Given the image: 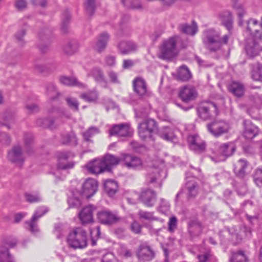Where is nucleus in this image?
Listing matches in <instances>:
<instances>
[{"instance_id": "obj_1", "label": "nucleus", "mask_w": 262, "mask_h": 262, "mask_svg": "<svg viewBox=\"0 0 262 262\" xmlns=\"http://www.w3.org/2000/svg\"><path fill=\"white\" fill-rule=\"evenodd\" d=\"M246 33L250 37L246 39L245 50L247 56L253 58L258 55L262 48L259 47L257 40L261 39V35L259 31L256 29L258 21L255 19L251 18L247 21Z\"/></svg>"}, {"instance_id": "obj_2", "label": "nucleus", "mask_w": 262, "mask_h": 262, "mask_svg": "<svg viewBox=\"0 0 262 262\" xmlns=\"http://www.w3.org/2000/svg\"><path fill=\"white\" fill-rule=\"evenodd\" d=\"M203 41L206 48L211 52H215L222 47L220 33L212 29L203 32Z\"/></svg>"}, {"instance_id": "obj_3", "label": "nucleus", "mask_w": 262, "mask_h": 262, "mask_svg": "<svg viewBox=\"0 0 262 262\" xmlns=\"http://www.w3.org/2000/svg\"><path fill=\"white\" fill-rule=\"evenodd\" d=\"M69 245L74 249H83L87 246L86 232L81 228H76L70 232L67 238Z\"/></svg>"}, {"instance_id": "obj_4", "label": "nucleus", "mask_w": 262, "mask_h": 262, "mask_svg": "<svg viewBox=\"0 0 262 262\" xmlns=\"http://www.w3.org/2000/svg\"><path fill=\"white\" fill-rule=\"evenodd\" d=\"M17 239L12 236H4L1 240V262H15L14 257L9 252V249L15 247Z\"/></svg>"}, {"instance_id": "obj_5", "label": "nucleus", "mask_w": 262, "mask_h": 262, "mask_svg": "<svg viewBox=\"0 0 262 262\" xmlns=\"http://www.w3.org/2000/svg\"><path fill=\"white\" fill-rule=\"evenodd\" d=\"M216 157L210 156L212 161L214 162H219L225 161L226 159L232 156L236 149L235 144L232 142L225 143L216 144Z\"/></svg>"}, {"instance_id": "obj_6", "label": "nucleus", "mask_w": 262, "mask_h": 262, "mask_svg": "<svg viewBox=\"0 0 262 262\" xmlns=\"http://www.w3.org/2000/svg\"><path fill=\"white\" fill-rule=\"evenodd\" d=\"M166 177V171L159 167H151L148 169L146 175V183L155 187L161 188L162 181Z\"/></svg>"}, {"instance_id": "obj_7", "label": "nucleus", "mask_w": 262, "mask_h": 262, "mask_svg": "<svg viewBox=\"0 0 262 262\" xmlns=\"http://www.w3.org/2000/svg\"><path fill=\"white\" fill-rule=\"evenodd\" d=\"M177 55L176 40L175 37H171L163 43L160 49L159 57L164 60H169Z\"/></svg>"}, {"instance_id": "obj_8", "label": "nucleus", "mask_w": 262, "mask_h": 262, "mask_svg": "<svg viewBox=\"0 0 262 262\" xmlns=\"http://www.w3.org/2000/svg\"><path fill=\"white\" fill-rule=\"evenodd\" d=\"M157 123L151 118H146L138 125V134L142 140L152 137V133L157 130Z\"/></svg>"}, {"instance_id": "obj_9", "label": "nucleus", "mask_w": 262, "mask_h": 262, "mask_svg": "<svg viewBox=\"0 0 262 262\" xmlns=\"http://www.w3.org/2000/svg\"><path fill=\"white\" fill-rule=\"evenodd\" d=\"M197 113L200 118L207 120L217 116L218 109L214 103L207 102L202 103L198 107Z\"/></svg>"}, {"instance_id": "obj_10", "label": "nucleus", "mask_w": 262, "mask_h": 262, "mask_svg": "<svg viewBox=\"0 0 262 262\" xmlns=\"http://www.w3.org/2000/svg\"><path fill=\"white\" fill-rule=\"evenodd\" d=\"M74 155L70 151H59L57 153L58 159V170H69L74 168L75 162L74 161L68 162V160L73 158Z\"/></svg>"}, {"instance_id": "obj_11", "label": "nucleus", "mask_w": 262, "mask_h": 262, "mask_svg": "<svg viewBox=\"0 0 262 262\" xmlns=\"http://www.w3.org/2000/svg\"><path fill=\"white\" fill-rule=\"evenodd\" d=\"M208 132L213 136L217 137L226 133L229 129V124L222 120L214 121L207 125Z\"/></svg>"}, {"instance_id": "obj_12", "label": "nucleus", "mask_w": 262, "mask_h": 262, "mask_svg": "<svg viewBox=\"0 0 262 262\" xmlns=\"http://www.w3.org/2000/svg\"><path fill=\"white\" fill-rule=\"evenodd\" d=\"M187 141L190 149L196 154H201L206 150L205 142L197 134L188 137Z\"/></svg>"}, {"instance_id": "obj_13", "label": "nucleus", "mask_w": 262, "mask_h": 262, "mask_svg": "<svg viewBox=\"0 0 262 262\" xmlns=\"http://www.w3.org/2000/svg\"><path fill=\"white\" fill-rule=\"evenodd\" d=\"M97 217L101 224L109 226L117 223L120 219L116 213L108 210L99 211L97 214Z\"/></svg>"}, {"instance_id": "obj_14", "label": "nucleus", "mask_w": 262, "mask_h": 262, "mask_svg": "<svg viewBox=\"0 0 262 262\" xmlns=\"http://www.w3.org/2000/svg\"><path fill=\"white\" fill-rule=\"evenodd\" d=\"M133 132V129L128 123H121L116 124L110 129L111 136H117L118 137L130 136Z\"/></svg>"}, {"instance_id": "obj_15", "label": "nucleus", "mask_w": 262, "mask_h": 262, "mask_svg": "<svg viewBox=\"0 0 262 262\" xmlns=\"http://www.w3.org/2000/svg\"><path fill=\"white\" fill-rule=\"evenodd\" d=\"M48 209L45 207L41 206L38 207L35 211L32 219L30 221H26L25 224L29 226V230L32 232H36L38 231L37 225L36 224L38 219L42 216L48 211Z\"/></svg>"}, {"instance_id": "obj_16", "label": "nucleus", "mask_w": 262, "mask_h": 262, "mask_svg": "<svg viewBox=\"0 0 262 262\" xmlns=\"http://www.w3.org/2000/svg\"><path fill=\"white\" fill-rule=\"evenodd\" d=\"M122 161L124 165L129 169L135 170L140 169L143 167V163L141 159L128 154L122 156Z\"/></svg>"}, {"instance_id": "obj_17", "label": "nucleus", "mask_w": 262, "mask_h": 262, "mask_svg": "<svg viewBox=\"0 0 262 262\" xmlns=\"http://www.w3.org/2000/svg\"><path fill=\"white\" fill-rule=\"evenodd\" d=\"M97 188V181L94 179H88L83 184L81 195L89 199L96 193Z\"/></svg>"}, {"instance_id": "obj_18", "label": "nucleus", "mask_w": 262, "mask_h": 262, "mask_svg": "<svg viewBox=\"0 0 262 262\" xmlns=\"http://www.w3.org/2000/svg\"><path fill=\"white\" fill-rule=\"evenodd\" d=\"M140 200L147 207H152L157 200L155 191L151 189L143 190L139 195Z\"/></svg>"}, {"instance_id": "obj_19", "label": "nucleus", "mask_w": 262, "mask_h": 262, "mask_svg": "<svg viewBox=\"0 0 262 262\" xmlns=\"http://www.w3.org/2000/svg\"><path fill=\"white\" fill-rule=\"evenodd\" d=\"M110 38V35L107 32L100 33L93 46L94 50L99 53L103 52L106 48Z\"/></svg>"}, {"instance_id": "obj_20", "label": "nucleus", "mask_w": 262, "mask_h": 262, "mask_svg": "<svg viewBox=\"0 0 262 262\" xmlns=\"http://www.w3.org/2000/svg\"><path fill=\"white\" fill-rule=\"evenodd\" d=\"M9 159L13 163H17L21 166L25 161L22 149L20 145H16L9 151L8 154Z\"/></svg>"}, {"instance_id": "obj_21", "label": "nucleus", "mask_w": 262, "mask_h": 262, "mask_svg": "<svg viewBox=\"0 0 262 262\" xmlns=\"http://www.w3.org/2000/svg\"><path fill=\"white\" fill-rule=\"evenodd\" d=\"M88 76L93 77L95 81L103 88H107V81L103 71L100 68L98 67L93 68L88 74Z\"/></svg>"}, {"instance_id": "obj_22", "label": "nucleus", "mask_w": 262, "mask_h": 262, "mask_svg": "<svg viewBox=\"0 0 262 262\" xmlns=\"http://www.w3.org/2000/svg\"><path fill=\"white\" fill-rule=\"evenodd\" d=\"M197 93L195 89L191 86L183 87L179 92V97L184 102H188L193 100L196 97Z\"/></svg>"}, {"instance_id": "obj_23", "label": "nucleus", "mask_w": 262, "mask_h": 262, "mask_svg": "<svg viewBox=\"0 0 262 262\" xmlns=\"http://www.w3.org/2000/svg\"><path fill=\"white\" fill-rule=\"evenodd\" d=\"M244 126V136L247 139H252L259 133L258 128L251 121L246 120L243 122Z\"/></svg>"}, {"instance_id": "obj_24", "label": "nucleus", "mask_w": 262, "mask_h": 262, "mask_svg": "<svg viewBox=\"0 0 262 262\" xmlns=\"http://www.w3.org/2000/svg\"><path fill=\"white\" fill-rule=\"evenodd\" d=\"M95 208L92 205L84 207L79 213V217L82 224H89L93 222V213Z\"/></svg>"}, {"instance_id": "obj_25", "label": "nucleus", "mask_w": 262, "mask_h": 262, "mask_svg": "<svg viewBox=\"0 0 262 262\" xmlns=\"http://www.w3.org/2000/svg\"><path fill=\"white\" fill-rule=\"evenodd\" d=\"M88 170L93 174H99L106 170L102 159H95L86 165Z\"/></svg>"}, {"instance_id": "obj_26", "label": "nucleus", "mask_w": 262, "mask_h": 262, "mask_svg": "<svg viewBox=\"0 0 262 262\" xmlns=\"http://www.w3.org/2000/svg\"><path fill=\"white\" fill-rule=\"evenodd\" d=\"M133 88L135 93L140 96H144L147 93V84L145 81L141 77H137L133 81Z\"/></svg>"}, {"instance_id": "obj_27", "label": "nucleus", "mask_w": 262, "mask_h": 262, "mask_svg": "<svg viewBox=\"0 0 262 262\" xmlns=\"http://www.w3.org/2000/svg\"><path fill=\"white\" fill-rule=\"evenodd\" d=\"M202 224L198 220H191L188 224V229L192 237L199 236L203 230Z\"/></svg>"}, {"instance_id": "obj_28", "label": "nucleus", "mask_w": 262, "mask_h": 262, "mask_svg": "<svg viewBox=\"0 0 262 262\" xmlns=\"http://www.w3.org/2000/svg\"><path fill=\"white\" fill-rule=\"evenodd\" d=\"M139 259L150 260L154 256V253L149 246L144 244L140 245L137 253Z\"/></svg>"}, {"instance_id": "obj_29", "label": "nucleus", "mask_w": 262, "mask_h": 262, "mask_svg": "<svg viewBox=\"0 0 262 262\" xmlns=\"http://www.w3.org/2000/svg\"><path fill=\"white\" fill-rule=\"evenodd\" d=\"M102 161L106 170H110L113 166H116L121 161H122V157L119 158L113 155L107 154Z\"/></svg>"}, {"instance_id": "obj_30", "label": "nucleus", "mask_w": 262, "mask_h": 262, "mask_svg": "<svg viewBox=\"0 0 262 262\" xmlns=\"http://www.w3.org/2000/svg\"><path fill=\"white\" fill-rule=\"evenodd\" d=\"M118 49L121 54L126 55L135 50L136 45L130 41H122L118 45Z\"/></svg>"}, {"instance_id": "obj_31", "label": "nucleus", "mask_w": 262, "mask_h": 262, "mask_svg": "<svg viewBox=\"0 0 262 262\" xmlns=\"http://www.w3.org/2000/svg\"><path fill=\"white\" fill-rule=\"evenodd\" d=\"M186 186L187 199L189 200L193 199L198 194V184L194 181H188L186 183Z\"/></svg>"}, {"instance_id": "obj_32", "label": "nucleus", "mask_w": 262, "mask_h": 262, "mask_svg": "<svg viewBox=\"0 0 262 262\" xmlns=\"http://www.w3.org/2000/svg\"><path fill=\"white\" fill-rule=\"evenodd\" d=\"M46 95L51 100H54L60 96L55 84L51 82H47L45 85Z\"/></svg>"}, {"instance_id": "obj_33", "label": "nucleus", "mask_w": 262, "mask_h": 262, "mask_svg": "<svg viewBox=\"0 0 262 262\" xmlns=\"http://www.w3.org/2000/svg\"><path fill=\"white\" fill-rule=\"evenodd\" d=\"M248 162L244 159H239L234 165V171L239 177H243L245 174V169L247 167Z\"/></svg>"}, {"instance_id": "obj_34", "label": "nucleus", "mask_w": 262, "mask_h": 262, "mask_svg": "<svg viewBox=\"0 0 262 262\" xmlns=\"http://www.w3.org/2000/svg\"><path fill=\"white\" fill-rule=\"evenodd\" d=\"M61 83L69 86H77L79 88H85V84L79 82L75 77L67 76H61L59 78Z\"/></svg>"}, {"instance_id": "obj_35", "label": "nucleus", "mask_w": 262, "mask_h": 262, "mask_svg": "<svg viewBox=\"0 0 262 262\" xmlns=\"http://www.w3.org/2000/svg\"><path fill=\"white\" fill-rule=\"evenodd\" d=\"M222 24L230 31L232 29L233 18L229 11L223 12L220 15Z\"/></svg>"}, {"instance_id": "obj_36", "label": "nucleus", "mask_w": 262, "mask_h": 262, "mask_svg": "<svg viewBox=\"0 0 262 262\" xmlns=\"http://www.w3.org/2000/svg\"><path fill=\"white\" fill-rule=\"evenodd\" d=\"M229 91L237 97H242L244 93V85L238 82H233L228 86Z\"/></svg>"}, {"instance_id": "obj_37", "label": "nucleus", "mask_w": 262, "mask_h": 262, "mask_svg": "<svg viewBox=\"0 0 262 262\" xmlns=\"http://www.w3.org/2000/svg\"><path fill=\"white\" fill-rule=\"evenodd\" d=\"M248 258L243 250L233 251L229 258V262H248Z\"/></svg>"}, {"instance_id": "obj_38", "label": "nucleus", "mask_w": 262, "mask_h": 262, "mask_svg": "<svg viewBox=\"0 0 262 262\" xmlns=\"http://www.w3.org/2000/svg\"><path fill=\"white\" fill-rule=\"evenodd\" d=\"M61 142L63 144H68L74 146L77 145V140L75 134L73 132H70L62 135Z\"/></svg>"}, {"instance_id": "obj_39", "label": "nucleus", "mask_w": 262, "mask_h": 262, "mask_svg": "<svg viewBox=\"0 0 262 262\" xmlns=\"http://www.w3.org/2000/svg\"><path fill=\"white\" fill-rule=\"evenodd\" d=\"M159 135L160 138L166 141H172L176 138L173 129L167 126L163 127L159 132Z\"/></svg>"}, {"instance_id": "obj_40", "label": "nucleus", "mask_w": 262, "mask_h": 262, "mask_svg": "<svg viewBox=\"0 0 262 262\" xmlns=\"http://www.w3.org/2000/svg\"><path fill=\"white\" fill-rule=\"evenodd\" d=\"M179 29L183 33L193 35L198 31V26L196 23L193 21L191 25L186 24L181 25Z\"/></svg>"}, {"instance_id": "obj_41", "label": "nucleus", "mask_w": 262, "mask_h": 262, "mask_svg": "<svg viewBox=\"0 0 262 262\" xmlns=\"http://www.w3.org/2000/svg\"><path fill=\"white\" fill-rule=\"evenodd\" d=\"M106 192L111 196H113L118 190L117 183L114 180H106L104 184Z\"/></svg>"}, {"instance_id": "obj_42", "label": "nucleus", "mask_w": 262, "mask_h": 262, "mask_svg": "<svg viewBox=\"0 0 262 262\" xmlns=\"http://www.w3.org/2000/svg\"><path fill=\"white\" fill-rule=\"evenodd\" d=\"M177 77L181 81H186L191 78V74L186 66H182L178 71Z\"/></svg>"}, {"instance_id": "obj_43", "label": "nucleus", "mask_w": 262, "mask_h": 262, "mask_svg": "<svg viewBox=\"0 0 262 262\" xmlns=\"http://www.w3.org/2000/svg\"><path fill=\"white\" fill-rule=\"evenodd\" d=\"M122 3L127 8L139 10L143 8L139 0H122Z\"/></svg>"}, {"instance_id": "obj_44", "label": "nucleus", "mask_w": 262, "mask_h": 262, "mask_svg": "<svg viewBox=\"0 0 262 262\" xmlns=\"http://www.w3.org/2000/svg\"><path fill=\"white\" fill-rule=\"evenodd\" d=\"M71 18L70 11L66 10L62 14L61 30L62 31L66 33L68 31L69 24Z\"/></svg>"}, {"instance_id": "obj_45", "label": "nucleus", "mask_w": 262, "mask_h": 262, "mask_svg": "<svg viewBox=\"0 0 262 262\" xmlns=\"http://www.w3.org/2000/svg\"><path fill=\"white\" fill-rule=\"evenodd\" d=\"M81 98L88 102H96L98 99V93L95 91H92L88 93H83Z\"/></svg>"}, {"instance_id": "obj_46", "label": "nucleus", "mask_w": 262, "mask_h": 262, "mask_svg": "<svg viewBox=\"0 0 262 262\" xmlns=\"http://www.w3.org/2000/svg\"><path fill=\"white\" fill-rule=\"evenodd\" d=\"M54 120L52 119L46 118L42 119L39 118L36 120V124L38 126L44 127V128H49L51 129H53L55 127L54 124Z\"/></svg>"}, {"instance_id": "obj_47", "label": "nucleus", "mask_w": 262, "mask_h": 262, "mask_svg": "<svg viewBox=\"0 0 262 262\" xmlns=\"http://www.w3.org/2000/svg\"><path fill=\"white\" fill-rule=\"evenodd\" d=\"M223 232L230 234L231 236V239L235 243H238L242 240V236L237 232L235 228H226Z\"/></svg>"}, {"instance_id": "obj_48", "label": "nucleus", "mask_w": 262, "mask_h": 262, "mask_svg": "<svg viewBox=\"0 0 262 262\" xmlns=\"http://www.w3.org/2000/svg\"><path fill=\"white\" fill-rule=\"evenodd\" d=\"M26 33V28H23L18 30L15 34L16 41L20 46L23 47L26 43V41L24 39Z\"/></svg>"}, {"instance_id": "obj_49", "label": "nucleus", "mask_w": 262, "mask_h": 262, "mask_svg": "<svg viewBox=\"0 0 262 262\" xmlns=\"http://www.w3.org/2000/svg\"><path fill=\"white\" fill-rule=\"evenodd\" d=\"M25 197L26 201L30 203H37L42 201V198L39 193H25Z\"/></svg>"}, {"instance_id": "obj_50", "label": "nucleus", "mask_w": 262, "mask_h": 262, "mask_svg": "<svg viewBox=\"0 0 262 262\" xmlns=\"http://www.w3.org/2000/svg\"><path fill=\"white\" fill-rule=\"evenodd\" d=\"M78 45L75 41L68 42L64 47L63 50L68 55H72L77 51Z\"/></svg>"}, {"instance_id": "obj_51", "label": "nucleus", "mask_w": 262, "mask_h": 262, "mask_svg": "<svg viewBox=\"0 0 262 262\" xmlns=\"http://www.w3.org/2000/svg\"><path fill=\"white\" fill-rule=\"evenodd\" d=\"M138 215L140 219L148 221L158 220V218L154 215L153 212H148L143 210H140Z\"/></svg>"}, {"instance_id": "obj_52", "label": "nucleus", "mask_w": 262, "mask_h": 262, "mask_svg": "<svg viewBox=\"0 0 262 262\" xmlns=\"http://www.w3.org/2000/svg\"><path fill=\"white\" fill-rule=\"evenodd\" d=\"M66 101L68 106L73 111H77L79 110V103L77 100L72 97H67Z\"/></svg>"}, {"instance_id": "obj_53", "label": "nucleus", "mask_w": 262, "mask_h": 262, "mask_svg": "<svg viewBox=\"0 0 262 262\" xmlns=\"http://www.w3.org/2000/svg\"><path fill=\"white\" fill-rule=\"evenodd\" d=\"M252 77L254 80L262 82V64H258L253 70Z\"/></svg>"}, {"instance_id": "obj_54", "label": "nucleus", "mask_w": 262, "mask_h": 262, "mask_svg": "<svg viewBox=\"0 0 262 262\" xmlns=\"http://www.w3.org/2000/svg\"><path fill=\"white\" fill-rule=\"evenodd\" d=\"M3 117H4V121H7V122H6V123H2L1 122V127L2 126H5L8 129H9L10 128L9 123L12 122L14 119L13 113H12L10 111H8L4 113Z\"/></svg>"}, {"instance_id": "obj_55", "label": "nucleus", "mask_w": 262, "mask_h": 262, "mask_svg": "<svg viewBox=\"0 0 262 262\" xmlns=\"http://www.w3.org/2000/svg\"><path fill=\"white\" fill-rule=\"evenodd\" d=\"M84 7L87 14L90 16L92 15L95 12L96 8L95 0H87Z\"/></svg>"}, {"instance_id": "obj_56", "label": "nucleus", "mask_w": 262, "mask_h": 262, "mask_svg": "<svg viewBox=\"0 0 262 262\" xmlns=\"http://www.w3.org/2000/svg\"><path fill=\"white\" fill-rule=\"evenodd\" d=\"M90 233L91 236V244L92 246H95L96 245V239L95 238H98L100 235V228L97 226L95 228L91 229Z\"/></svg>"}, {"instance_id": "obj_57", "label": "nucleus", "mask_w": 262, "mask_h": 262, "mask_svg": "<svg viewBox=\"0 0 262 262\" xmlns=\"http://www.w3.org/2000/svg\"><path fill=\"white\" fill-rule=\"evenodd\" d=\"M99 129L96 127H91L88 130L83 133V137L84 139L86 141H90V138L93 136L98 134Z\"/></svg>"}, {"instance_id": "obj_58", "label": "nucleus", "mask_w": 262, "mask_h": 262, "mask_svg": "<svg viewBox=\"0 0 262 262\" xmlns=\"http://www.w3.org/2000/svg\"><path fill=\"white\" fill-rule=\"evenodd\" d=\"M254 180L258 186H262V167L256 169L254 176Z\"/></svg>"}, {"instance_id": "obj_59", "label": "nucleus", "mask_w": 262, "mask_h": 262, "mask_svg": "<svg viewBox=\"0 0 262 262\" xmlns=\"http://www.w3.org/2000/svg\"><path fill=\"white\" fill-rule=\"evenodd\" d=\"M170 205L169 203L164 199L160 200V205L158 207L159 211L162 213L165 214L169 209Z\"/></svg>"}, {"instance_id": "obj_60", "label": "nucleus", "mask_w": 262, "mask_h": 262, "mask_svg": "<svg viewBox=\"0 0 262 262\" xmlns=\"http://www.w3.org/2000/svg\"><path fill=\"white\" fill-rule=\"evenodd\" d=\"M107 74L111 82L117 84H120V81L117 73L113 70H110L107 72Z\"/></svg>"}, {"instance_id": "obj_61", "label": "nucleus", "mask_w": 262, "mask_h": 262, "mask_svg": "<svg viewBox=\"0 0 262 262\" xmlns=\"http://www.w3.org/2000/svg\"><path fill=\"white\" fill-rule=\"evenodd\" d=\"M178 220L176 216H172L169 219L168 223V230L170 232H173L177 227Z\"/></svg>"}, {"instance_id": "obj_62", "label": "nucleus", "mask_w": 262, "mask_h": 262, "mask_svg": "<svg viewBox=\"0 0 262 262\" xmlns=\"http://www.w3.org/2000/svg\"><path fill=\"white\" fill-rule=\"evenodd\" d=\"M68 202L70 207H78L81 204V200L77 197L69 198Z\"/></svg>"}, {"instance_id": "obj_63", "label": "nucleus", "mask_w": 262, "mask_h": 262, "mask_svg": "<svg viewBox=\"0 0 262 262\" xmlns=\"http://www.w3.org/2000/svg\"><path fill=\"white\" fill-rule=\"evenodd\" d=\"M234 7L236 9L237 14L239 18V25H241L243 24L242 18L245 14V11L242 6H235Z\"/></svg>"}, {"instance_id": "obj_64", "label": "nucleus", "mask_w": 262, "mask_h": 262, "mask_svg": "<svg viewBox=\"0 0 262 262\" xmlns=\"http://www.w3.org/2000/svg\"><path fill=\"white\" fill-rule=\"evenodd\" d=\"M139 200V194L136 192L133 193L132 197L127 198L128 203L130 204H136Z\"/></svg>"}]
</instances>
